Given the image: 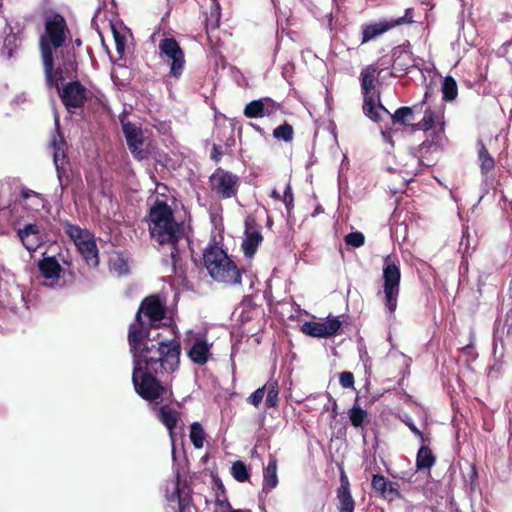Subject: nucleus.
<instances>
[{
  "label": "nucleus",
  "mask_w": 512,
  "mask_h": 512,
  "mask_svg": "<svg viewBox=\"0 0 512 512\" xmlns=\"http://www.w3.org/2000/svg\"><path fill=\"white\" fill-rule=\"evenodd\" d=\"M113 36H114L116 50H117L118 54L123 55V53L125 51V37L122 36L119 32H117L114 28H113Z\"/></svg>",
  "instance_id": "a18cd8bd"
},
{
  "label": "nucleus",
  "mask_w": 512,
  "mask_h": 512,
  "mask_svg": "<svg viewBox=\"0 0 512 512\" xmlns=\"http://www.w3.org/2000/svg\"><path fill=\"white\" fill-rule=\"evenodd\" d=\"M477 147L481 172L482 174H487L494 168V159L490 156L488 150L486 149L482 141H478Z\"/></svg>",
  "instance_id": "cd10ccee"
},
{
  "label": "nucleus",
  "mask_w": 512,
  "mask_h": 512,
  "mask_svg": "<svg viewBox=\"0 0 512 512\" xmlns=\"http://www.w3.org/2000/svg\"><path fill=\"white\" fill-rule=\"evenodd\" d=\"M166 389L169 392V396L163 399L159 398L154 401H148L151 403V409L155 412L157 419L167 428L169 432V436L172 442V455L174 456V429L177 427V424L180 421V414L176 409L169 405H163L160 408H157V405L160 402L169 400L171 398V391L168 388Z\"/></svg>",
  "instance_id": "1a4fd4ad"
},
{
  "label": "nucleus",
  "mask_w": 512,
  "mask_h": 512,
  "mask_svg": "<svg viewBox=\"0 0 512 512\" xmlns=\"http://www.w3.org/2000/svg\"><path fill=\"white\" fill-rule=\"evenodd\" d=\"M262 241L263 237L259 231L253 228H247L242 242V249L245 256L248 258L253 257Z\"/></svg>",
  "instance_id": "5701e85b"
},
{
  "label": "nucleus",
  "mask_w": 512,
  "mask_h": 512,
  "mask_svg": "<svg viewBox=\"0 0 512 512\" xmlns=\"http://www.w3.org/2000/svg\"><path fill=\"white\" fill-rule=\"evenodd\" d=\"M424 102L425 100H423L421 104L414 105L413 107H401L397 109L394 115H392L393 121L405 124L407 121L412 120L413 111L423 105Z\"/></svg>",
  "instance_id": "2f4dec72"
},
{
  "label": "nucleus",
  "mask_w": 512,
  "mask_h": 512,
  "mask_svg": "<svg viewBox=\"0 0 512 512\" xmlns=\"http://www.w3.org/2000/svg\"><path fill=\"white\" fill-rule=\"evenodd\" d=\"M86 264L90 267H97L99 264V254L95 239L86 242L77 248Z\"/></svg>",
  "instance_id": "a878e982"
},
{
  "label": "nucleus",
  "mask_w": 512,
  "mask_h": 512,
  "mask_svg": "<svg viewBox=\"0 0 512 512\" xmlns=\"http://www.w3.org/2000/svg\"><path fill=\"white\" fill-rule=\"evenodd\" d=\"M413 9L408 8L405 11V15L399 18L383 20L370 25H367L362 32L363 42H368L373 38L382 35L383 33L389 31L390 29L401 26L404 24H411L414 22L412 16Z\"/></svg>",
  "instance_id": "9b49d317"
},
{
  "label": "nucleus",
  "mask_w": 512,
  "mask_h": 512,
  "mask_svg": "<svg viewBox=\"0 0 512 512\" xmlns=\"http://www.w3.org/2000/svg\"><path fill=\"white\" fill-rule=\"evenodd\" d=\"M281 200L285 204L286 208L290 210V208L293 206V193L290 184H287L284 191V195L283 197H281Z\"/></svg>",
  "instance_id": "49530a36"
},
{
  "label": "nucleus",
  "mask_w": 512,
  "mask_h": 512,
  "mask_svg": "<svg viewBox=\"0 0 512 512\" xmlns=\"http://www.w3.org/2000/svg\"><path fill=\"white\" fill-rule=\"evenodd\" d=\"M371 485L377 493L389 501L400 497L397 484L389 481L382 475H373Z\"/></svg>",
  "instance_id": "412c9836"
},
{
  "label": "nucleus",
  "mask_w": 512,
  "mask_h": 512,
  "mask_svg": "<svg viewBox=\"0 0 512 512\" xmlns=\"http://www.w3.org/2000/svg\"><path fill=\"white\" fill-rule=\"evenodd\" d=\"M411 162H412V164H418L419 160L416 157L411 156Z\"/></svg>",
  "instance_id": "3c124183"
},
{
  "label": "nucleus",
  "mask_w": 512,
  "mask_h": 512,
  "mask_svg": "<svg viewBox=\"0 0 512 512\" xmlns=\"http://www.w3.org/2000/svg\"><path fill=\"white\" fill-rule=\"evenodd\" d=\"M231 512H251L250 510H241V509H238V510H232Z\"/></svg>",
  "instance_id": "603ef678"
},
{
  "label": "nucleus",
  "mask_w": 512,
  "mask_h": 512,
  "mask_svg": "<svg viewBox=\"0 0 512 512\" xmlns=\"http://www.w3.org/2000/svg\"><path fill=\"white\" fill-rule=\"evenodd\" d=\"M231 505L226 497L217 496L215 501V511L214 512H231Z\"/></svg>",
  "instance_id": "37998d69"
},
{
  "label": "nucleus",
  "mask_w": 512,
  "mask_h": 512,
  "mask_svg": "<svg viewBox=\"0 0 512 512\" xmlns=\"http://www.w3.org/2000/svg\"><path fill=\"white\" fill-rule=\"evenodd\" d=\"M219 20H220V6L216 1H214L213 8L211 11V19L208 20V22H207V29L217 28L219 25Z\"/></svg>",
  "instance_id": "58836bf2"
},
{
  "label": "nucleus",
  "mask_w": 512,
  "mask_h": 512,
  "mask_svg": "<svg viewBox=\"0 0 512 512\" xmlns=\"http://www.w3.org/2000/svg\"><path fill=\"white\" fill-rule=\"evenodd\" d=\"M161 60L170 66V75L179 78L185 66V57L178 42L174 38H164L158 45Z\"/></svg>",
  "instance_id": "6e6552de"
},
{
  "label": "nucleus",
  "mask_w": 512,
  "mask_h": 512,
  "mask_svg": "<svg viewBox=\"0 0 512 512\" xmlns=\"http://www.w3.org/2000/svg\"><path fill=\"white\" fill-rule=\"evenodd\" d=\"M339 382L343 388H351L354 385V376L351 372H341Z\"/></svg>",
  "instance_id": "c03bdc74"
},
{
  "label": "nucleus",
  "mask_w": 512,
  "mask_h": 512,
  "mask_svg": "<svg viewBox=\"0 0 512 512\" xmlns=\"http://www.w3.org/2000/svg\"><path fill=\"white\" fill-rule=\"evenodd\" d=\"M277 484V460L274 457H270L263 472V491L269 493L277 486Z\"/></svg>",
  "instance_id": "393cba45"
},
{
  "label": "nucleus",
  "mask_w": 512,
  "mask_h": 512,
  "mask_svg": "<svg viewBox=\"0 0 512 512\" xmlns=\"http://www.w3.org/2000/svg\"><path fill=\"white\" fill-rule=\"evenodd\" d=\"M279 105L271 98H262L249 102L244 108L245 116L249 118H263L275 114Z\"/></svg>",
  "instance_id": "a211bd4d"
},
{
  "label": "nucleus",
  "mask_w": 512,
  "mask_h": 512,
  "mask_svg": "<svg viewBox=\"0 0 512 512\" xmlns=\"http://www.w3.org/2000/svg\"><path fill=\"white\" fill-rule=\"evenodd\" d=\"M340 487L338 489V491H345V492H349L350 489H349V481H348V478L347 476L345 475V473L342 471L341 473V477H340Z\"/></svg>",
  "instance_id": "09e8293b"
},
{
  "label": "nucleus",
  "mask_w": 512,
  "mask_h": 512,
  "mask_svg": "<svg viewBox=\"0 0 512 512\" xmlns=\"http://www.w3.org/2000/svg\"><path fill=\"white\" fill-rule=\"evenodd\" d=\"M337 499L339 512H354L355 502L350 491H337Z\"/></svg>",
  "instance_id": "7c9ffc66"
},
{
  "label": "nucleus",
  "mask_w": 512,
  "mask_h": 512,
  "mask_svg": "<svg viewBox=\"0 0 512 512\" xmlns=\"http://www.w3.org/2000/svg\"><path fill=\"white\" fill-rule=\"evenodd\" d=\"M270 196H271L274 200H277V201H278V200H281V196H280L279 192H278L276 189H273V190L271 191Z\"/></svg>",
  "instance_id": "8fccbe9b"
},
{
  "label": "nucleus",
  "mask_w": 512,
  "mask_h": 512,
  "mask_svg": "<svg viewBox=\"0 0 512 512\" xmlns=\"http://www.w3.org/2000/svg\"><path fill=\"white\" fill-rule=\"evenodd\" d=\"M400 280L401 272L399 260L391 255H387L384 258L382 267V293L385 307L390 315H392L397 308Z\"/></svg>",
  "instance_id": "423d86ee"
},
{
  "label": "nucleus",
  "mask_w": 512,
  "mask_h": 512,
  "mask_svg": "<svg viewBox=\"0 0 512 512\" xmlns=\"http://www.w3.org/2000/svg\"><path fill=\"white\" fill-rule=\"evenodd\" d=\"M165 303L158 296H149L143 300L136 314L138 319L147 318L151 327H158V323L164 318Z\"/></svg>",
  "instance_id": "f8f14e48"
},
{
  "label": "nucleus",
  "mask_w": 512,
  "mask_h": 512,
  "mask_svg": "<svg viewBox=\"0 0 512 512\" xmlns=\"http://www.w3.org/2000/svg\"><path fill=\"white\" fill-rule=\"evenodd\" d=\"M265 392H267L266 396V406L275 407L278 402V383L275 380L268 381L265 385Z\"/></svg>",
  "instance_id": "473e14b6"
},
{
  "label": "nucleus",
  "mask_w": 512,
  "mask_h": 512,
  "mask_svg": "<svg viewBox=\"0 0 512 512\" xmlns=\"http://www.w3.org/2000/svg\"><path fill=\"white\" fill-rule=\"evenodd\" d=\"M152 328L136 316L129 327L128 342L133 354L132 381L135 390L143 399L154 401L169 396L166 387L155 376L172 373L178 368L180 345L176 340H159L154 343L160 334L150 338Z\"/></svg>",
  "instance_id": "f257e3e1"
},
{
  "label": "nucleus",
  "mask_w": 512,
  "mask_h": 512,
  "mask_svg": "<svg viewBox=\"0 0 512 512\" xmlns=\"http://www.w3.org/2000/svg\"><path fill=\"white\" fill-rule=\"evenodd\" d=\"M70 31L64 17L57 13L47 14L44 18V31L39 37L40 51L45 78L49 83L57 84L59 77L53 74V68L63 66L71 74L75 67V54L69 41Z\"/></svg>",
  "instance_id": "f03ea898"
},
{
  "label": "nucleus",
  "mask_w": 512,
  "mask_h": 512,
  "mask_svg": "<svg viewBox=\"0 0 512 512\" xmlns=\"http://www.w3.org/2000/svg\"><path fill=\"white\" fill-rule=\"evenodd\" d=\"M55 124H56V126H58V125H59V119H58V116H55Z\"/></svg>",
  "instance_id": "5fc2aeb1"
},
{
  "label": "nucleus",
  "mask_w": 512,
  "mask_h": 512,
  "mask_svg": "<svg viewBox=\"0 0 512 512\" xmlns=\"http://www.w3.org/2000/svg\"><path fill=\"white\" fill-rule=\"evenodd\" d=\"M60 260L64 262V258L61 254L56 256H45L38 263V269L41 273V276L45 279V285L49 287H54L62 272V267L60 264Z\"/></svg>",
  "instance_id": "2eb2a0df"
},
{
  "label": "nucleus",
  "mask_w": 512,
  "mask_h": 512,
  "mask_svg": "<svg viewBox=\"0 0 512 512\" xmlns=\"http://www.w3.org/2000/svg\"><path fill=\"white\" fill-rule=\"evenodd\" d=\"M203 260L209 275L217 282L238 284L240 271L227 253L218 246H211L204 251Z\"/></svg>",
  "instance_id": "39448f33"
},
{
  "label": "nucleus",
  "mask_w": 512,
  "mask_h": 512,
  "mask_svg": "<svg viewBox=\"0 0 512 512\" xmlns=\"http://www.w3.org/2000/svg\"><path fill=\"white\" fill-rule=\"evenodd\" d=\"M167 500L170 503H177L179 506V512H183L186 509L185 500H181L178 493L177 483H174V491L171 496H167Z\"/></svg>",
  "instance_id": "79ce46f5"
},
{
  "label": "nucleus",
  "mask_w": 512,
  "mask_h": 512,
  "mask_svg": "<svg viewBox=\"0 0 512 512\" xmlns=\"http://www.w3.org/2000/svg\"><path fill=\"white\" fill-rule=\"evenodd\" d=\"M273 136L286 142L291 141L293 138V128L291 125L285 123L274 129Z\"/></svg>",
  "instance_id": "c9c22d12"
},
{
  "label": "nucleus",
  "mask_w": 512,
  "mask_h": 512,
  "mask_svg": "<svg viewBox=\"0 0 512 512\" xmlns=\"http://www.w3.org/2000/svg\"><path fill=\"white\" fill-rule=\"evenodd\" d=\"M435 464V456L432 451L422 443L416 457V466L418 470L430 469Z\"/></svg>",
  "instance_id": "bb28decb"
},
{
  "label": "nucleus",
  "mask_w": 512,
  "mask_h": 512,
  "mask_svg": "<svg viewBox=\"0 0 512 512\" xmlns=\"http://www.w3.org/2000/svg\"><path fill=\"white\" fill-rule=\"evenodd\" d=\"M151 238L169 250L171 270L176 272L181 261L180 242L184 241V227L174 219L173 211L165 199L157 198L147 215Z\"/></svg>",
  "instance_id": "7ed1b4c3"
},
{
  "label": "nucleus",
  "mask_w": 512,
  "mask_h": 512,
  "mask_svg": "<svg viewBox=\"0 0 512 512\" xmlns=\"http://www.w3.org/2000/svg\"><path fill=\"white\" fill-rule=\"evenodd\" d=\"M110 270L121 276L128 272V263L120 253H114L109 260Z\"/></svg>",
  "instance_id": "c756f323"
},
{
  "label": "nucleus",
  "mask_w": 512,
  "mask_h": 512,
  "mask_svg": "<svg viewBox=\"0 0 512 512\" xmlns=\"http://www.w3.org/2000/svg\"><path fill=\"white\" fill-rule=\"evenodd\" d=\"M443 99L454 100L457 97L458 89L456 81L452 77H446L442 84Z\"/></svg>",
  "instance_id": "72a5a7b5"
},
{
  "label": "nucleus",
  "mask_w": 512,
  "mask_h": 512,
  "mask_svg": "<svg viewBox=\"0 0 512 512\" xmlns=\"http://www.w3.org/2000/svg\"><path fill=\"white\" fill-rule=\"evenodd\" d=\"M51 147L53 149V161L56 167L59 180H61V174L63 173L64 165L66 164V142L62 136L58 135L53 137L51 141Z\"/></svg>",
  "instance_id": "4be33fe9"
},
{
  "label": "nucleus",
  "mask_w": 512,
  "mask_h": 512,
  "mask_svg": "<svg viewBox=\"0 0 512 512\" xmlns=\"http://www.w3.org/2000/svg\"><path fill=\"white\" fill-rule=\"evenodd\" d=\"M406 425L409 427V429L417 436L420 438V441L421 443H426V438L425 436L423 435V433L414 425V423L409 420V421H405Z\"/></svg>",
  "instance_id": "de8ad7c7"
},
{
  "label": "nucleus",
  "mask_w": 512,
  "mask_h": 512,
  "mask_svg": "<svg viewBox=\"0 0 512 512\" xmlns=\"http://www.w3.org/2000/svg\"><path fill=\"white\" fill-rule=\"evenodd\" d=\"M190 348L188 355L190 359L199 365H203L208 361L210 356V344L202 336H197L189 340Z\"/></svg>",
  "instance_id": "aec40b11"
},
{
  "label": "nucleus",
  "mask_w": 512,
  "mask_h": 512,
  "mask_svg": "<svg viewBox=\"0 0 512 512\" xmlns=\"http://www.w3.org/2000/svg\"><path fill=\"white\" fill-rule=\"evenodd\" d=\"M76 70L77 66L71 74H68L59 63V66L53 68V74L55 77H59V82L52 84L46 80L49 87H54L57 90L63 104L69 112L82 107L93 95L92 92L79 81L72 80L76 75Z\"/></svg>",
  "instance_id": "20e7f679"
},
{
  "label": "nucleus",
  "mask_w": 512,
  "mask_h": 512,
  "mask_svg": "<svg viewBox=\"0 0 512 512\" xmlns=\"http://www.w3.org/2000/svg\"><path fill=\"white\" fill-rule=\"evenodd\" d=\"M17 235L29 252L36 251L44 242L42 227L37 223H29L18 229Z\"/></svg>",
  "instance_id": "dca6fc26"
},
{
  "label": "nucleus",
  "mask_w": 512,
  "mask_h": 512,
  "mask_svg": "<svg viewBox=\"0 0 512 512\" xmlns=\"http://www.w3.org/2000/svg\"><path fill=\"white\" fill-rule=\"evenodd\" d=\"M75 44H76L77 46H80V45H81V40H80V39H76V40H75Z\"/></svg>",
  "instance_id": "864d4df0"
},
{
  "label": "nucleus",
  "mask_w": 512,
  "mask_h": 512,
  "mask_svg": "<svg viewBox=\"0 0 512 512\" xmlns=\"http://www.w3.org/2000/svg\"><path fill=\"white\" fill-rule=\"evenodd\" d=\"M365 242V237L361 232H352L346 235L345 237V243L348 246L358 248L361 247Z\"/></svg>",
  "instance_id": "4c0bfd02"
},
{
  "label": "nucleus",
  "mask_w": 512,
  "mask_h": 512,
  "mask_svg": "<svg viewBox=\"0 0 512 512\" xmlns=\"http://www.w3.org/2000/svg\"><path fill=\"white\" fill-rule=\"evenodd\" d=\"M419 130H434L438 135H442L445 130L444 111L442 108L432 110L427 108L421 121L416 124Z\"/></svg>",
  "instance_id": "6ab92c4d"
},
{
  "label": "nucleus",
  "mask_w": 512,
  "mask_h": 512,
  "mask_svg": "<svg viewBox=\"0 0 512 512\" xmlns=\"http://www.w3.org/2000/svg\"><path fill=\"white\" fill-rule=\"evenodd\" d=\"M239 178L227 171L217 169L210 177L213 192L222 198L233 197L238 189Z\"/></svg>",
  "instance_id": "9d476101"
},
{
  "label": "nucleus",
  "mask_w": 512,
  "mask_h": 512,
  "mask_svg": "<svg viewBox=\"0 0 512 512\" xmlns=\"http://www.w3.org/2000/svg\"><path fill=\"white\" fill-rule=\"evenodd\" d=\"M168 187L164 184H157L156 185V188H155V196H152L150 198L151 200V204L157 199H165L166 200V203L168 204V201L170 199L169 195H168Z\"/></svg>",
  "instance_id": "ea45409f"
},
{
  "label": "nucleus",
  "mask_w": 512,
  "mask_h": 512,
  "mask_svg": "<svg viewBox=\"0 0 512 512\" xmlns=\"http://www.w3.org/2000/svg\"><path fill=\"white\" fill-rule=\"evenodd\" d=\"M349 417L354 427H360L366 418V411L354 406L349 412Z\"/></svg>",
  "instance_id": "e433bc0d"
},
{
  "label": "nucleus",
  "mask_w": 512,
  "mask_h": 512,
  "mask_svg": "<svg viewBox=\"0 0 512 512\" xmlns=\"http://www.w3.org/2000/svg\"><path fill=\"white\" fill-rule=\"evenodd\" d=\"M341 327L338 317H328L324 321H308L302 325V332L315 338H328L334 336Z\"/></svg>",
  "instance_id": "ddd939ff"
},
{
  "label": "nucleus",
  "mask_w": 512,
  "mask_h": 512,
  "mask_svg": "<svg viewBox=\"0 0 512 512\" xmlns=\"http://www.w3.org/2000/svg\"><path fill=\"white\" fill-rule=\"evenodd\" d=\"M20 196L22 198V207L26 211L36 214L41 213V211L50 212V204L42 194L24 187L20 190Z\"/></svg>",
  "instance_id": "f3484780"
},
{
  "label": "nucleus",
  "mask_w": 512,
  "mask_h": 512,
  "mask_svg": "<svg viewBox=\"0 0 512 512\" xmlns=\"http://www.w3.org/2000/svg\"><path fill=\"white\" fill-rule=\"evenodd\" d=\"M379 72L373 66H367L361 72V87L364 95L363 110L366 116L378 121L381 113L389 112L378 103V95L374 92V83Z\"/></svg>",
  "instance_id": "0eeeda50"
},
{
  "label": "nucleus",
  "mask_w": 512,
  "mask_h": 512,
  "mask_svg": "<svg viewBox=\"0 0 512 512\" xmlns=\"http://www.w3.org/2000/svg\"><path fill=\"white\" fill-rule=\"evenodd\" d=\"M121 124L127 145L133 156L140 161L145 159L147 157V153L142 149V130L135 124L125 121L124 117L121 118Z\"/></svg>",
  "instance_id": "4468645a"
},
{
  "label": "nucleus",
  "mask_w": 512,
  "mask_h": 512,
  "mask_svg": "<svg viewBox=\"0 0 512 512\" xmlns=\"http://www.w3.org/2000/svg\"><path fill=\"white\" fill-rule=\"evenodd\" d=\"M64 231L74 242L77 248L94 238L88 230L70 223L64 224Z\"/></svg>",
  "instance_id": "b1692460"
},
{
  "label": "nucleus",
  "mask_w": 512,
  "mask_h": 512,
  "mask_svg": "<svg viewBox=\"0 0 512 512\" xmlns=\"http://www.w3.org/2000/svg\"><path fill=\"white\" fill-rule=\"evenodd\" d=\"M231 474L239 482H245L249 479V471L242 461H236L232 464Z\"/></svg>",
  "instance_id": "f704fd0d"
},
{
  "label": "nucleus",
  "mask_w": 512,
  "mask_h": 512,
  "mask_svg": "<svg viewBox=\"0 0 512 512\" xmlns=\"http://www.w3.org/2000/svg\"><path fill=\"white\" fill-rule=\"evenodd\" d=\"M265 395V387H260L257 390H255L247 399V401L252 404L255 407H258V405L262 402Z\"/></svg>",
  "instance_id": "a19ab883"
},
{
  "label": "nucleus",
  "mask_w": 512,
  "mask_h": 512,
  "mask_svg": "<svg viewBox=\"0 0 512 512\" xmlns=\"http://www.w3.org/2000/svg\"><path fill=\"white\" fill-rule=\"evenodd\" d=\"M190 440L196 449H200L204 445L205 431L199 422H193L190 426Z\"/></svg>",
  "instance_id": "c85d7f7f"
}]
</instances>
